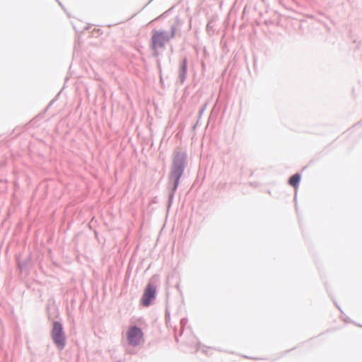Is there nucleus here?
I'll return each mask as SVG.
<instances>
[{
    "instance_id": "4",
    "label": "nucleus",
    "mask_w": 362,
    "mask_h": 362,
    "mask_svg": "<svg viewBox=\"0 0 362 362\" xmlns=\"http://www.w3.org/2000/svg\"><path fill=\"white\" fill-rule=\"evenodd\" d=\"M62 330V326L59 322H54L52 331V337L55 344L61 349L64 348L65 344V339Z\"/></svg>"
},
{
    "instance_id": "1",
    "label": "nucleus",
    "mask_w": 362,
    "mask_h": 362,
    "mask_svg": "<svg viewBox=\"0 0 362 362\" xmlns=\"http://www.w3.org/2000/svg\"><path fill=\"white\" fill-rule=\"evenodd\" d=\"M175 35V28L172 27L170 32L154 30L151 39V47L154 55L159 54V49L164 48L165 43L173 39Z\"/></svg>"
},
{
    "instance_id": "5",
    "label": "nucleus",
    "mask_w": 362,
    "mask_h": 362,
    "mask_svg": "<svg viewBox=\"0 0 362 362\" xmlns=\"http://www.w3.org/2000/svg\"><path fill=\"white\" fill-rule=\"evenodd\" d=\"M156 295V288L151 284H148L141 298V304L144 306L150 305L151 301L154 299Z\"/></svg>"
},
{
    "instance_id": "2",
    "label": "nucleus",
    "mask_w": 362,
    "mask_h": 362,
    "mask_svg": "<svg viewBox=\"0 0 362 362\" xmlns=\"http://www.w3.org/2000/svg\"><path fill=\"white\" fill-rule=\"evenodd\" d=\"M185 158L186 155L184 153L180 151L175 153L172 170L169 176V180L174 182V190L176 189L179 180L182 175Z\"/></svg>"
},
{
    "instance_id": "7",
    "label": "nucleus",
    "mask_w": 362,
    "mask_h": 362,
    "mask_svg": "<svg viewBox=\"0 0 362 362\" xmlns=\"http://www.w3.org/2000/svg\"><path fill=\"white\" fill-rule=\"evenodd\" d=\"M181 72L182 74L183 75V78H185V75L186 74L187 72V63L185 60L182 62V64L181 65Z\"/></svg>"
},
{
    "instance_id": "6",
    "label": "nucleus",
    "mask_w": 362,
    "mask_h": 362,
    "mask_svg": "<svg viewBox=\"0 0 362 362\" xmlns=\"http://www.w3.org/2000/svg\"><path fill=\"white\" fill-rule=\"evenodd\" d=\"M300 176L299 174H295L292 175L289 179V184L294 187L298 186V184L300 181Z\"/></svg>"
},
{
    "instance_id": "3",
    "label": "nucleus",
    "mask_w": 362,
    "mask_h": 362,
    "mask_svg": "<svg viewBox=\"0 0 362 362\" xmlns=\"http://www.w3.org/2000/svg\"><path fill=\"white\" fill-rule=\"evenodd\" d=\"M127 339L130 345L137 346L143 340V332L136 326L130 327L127 332Z\"/></svg>"
}]
</instances>
